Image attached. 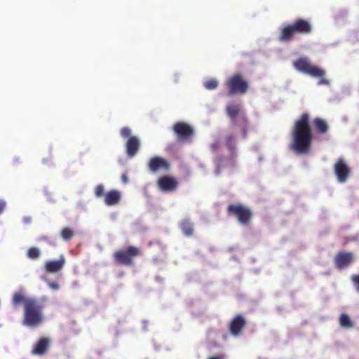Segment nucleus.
Masks as SVG:
<instances>
[{
  "instance_id": "obj_22",
  "label": "nucleus",
  "mask_w": 359,
  "mask_h": 359,
  "mask_svg": "<svg viewBox=\"0 0 359 359\" xmlns=\"http://www.w3.org/2000/svg\"><path fill=\"white\" fill-rule=\"evenodd\" d=\"M339 324L343 327H352L353 326V322L346 313H343L340 316Z\"/></svg>"
},
{
  "instance_id": "obj_31",
  "label": "nucleus",
  "mask_w": 359,
  "mask_h": 359,
  "mask_svg": "<svg viewBox=\"0 0 359 359\" xmlns=\"http://www.w3.org/2000/svg\"><path fill=\"white\" fill-rule=\"evenodd\" d=\"M321 79L318 81V85H330V81L326 79H323V77H320Z\"/></svg>"
},
{
  "instance_id": "obj_33",
  "label": "nucleus",
  "mask_w": 359,
  "mask_h": 359,
  "mask_svg": "<svg viewBox=\"0 0 359 359\" xmlns=\"http://www.w3.org/2000/svg\"><path fill=\"white\" fill-rule=\"evenodd\" d=\"M121 181L124 183V184H127L128 182V176L126 175V174H123L121 175Z\"/></svg>"
},
{
  "instance_id": "obj_10",
  "label": "nucleus",
  "mask_w": 359,
  "mask_h": 359,
  "mask_svg": "<svg viewBox=\"0 0 359 359\" xmlns=\"http://www.w3.org/2000/svg\"><path fill=\"white\" fill-rule=\"evenodd\" d=\"M156 185L158 189L163 192H173L177 190L179 182L172 176L164 175L158 178Z\"/></svg>"
},
{
  "instance_id": "obj_19",
  "label": "nucleus",
  "mask_w": 359,
  "mask_h": 359,
  "mask_svg": "<svg viewBox=\"0 0 359 359\" xmlns=\"http://www.w3.org/2000/svg\"><path fill=\"white\" fill-rule=\"evenodd\" d=\"M236 138L234 134L229 133L224 137V144L229 151L232 158L236 157Z\"/></svg>"
},
{
  "instance_id": "obj_12",
  "label": "nucleus",
  "mask_w": 359,
  "mask_h": 359,
  "mask_svg": "<svg viewBox=\"0 0 359 359\" xmlns=\"http://www.w3.org/2000/svg\"><path fill=\"white\" fill-rule=\"evenodd\" d=\"M334 171L339 182H345L350 174V169L342 158H339L334 165Z\"/></svg>"
},
{
  "instance_id": "obj_7",
  "label": "nucleus",
  "mask_w": 359,
  "mask_h": 359,
  "mask_svg": "<svg viewBox=\"0 0 359 359\" xmlns=\"http://www.w3.org/2000/svg\"><path fill=\"white\" fill-rule=\"evenodd\" d=\"M294 67L304 74L313 77H323L325 74L324 69L316 65H313L308 57H301L293 62Z\"/></svg>"
},
{
  "instance_id": "obj_30",
  "label": "nucleus",
  "mask_w": 359,
  "mask_h": 359,
  "mask_svg": "<svg viewBox=\"0 0 359 359\" xmlns=\"http://www.w3.org/2000/svg\"><path fill=\"white\" fill-rule=\"evenodd\" d=\"M210 148L212 151L217 152L219 148V143L218 142H213L210 145Z\"/></svg>"
},
{
  "instance_id": "obj_27",
  "label": "nucleus",
  "mask_w": 359,
  "mask_h": 359,
  "mask_svg": "<svg viewBox=\"0 0 359 359\" xmlns=\"http://www.w3.org/2000/svg\"><path fill=\"white\" fill-rule=\"evenodd\" d=\"M95 195L97 198L104 197V187L102 184H99L95 189Z\"/></svg>"
},
{
  "instance_id": "obj_4",
  "label": "nucleus",
  "mask_w": 359,
  "mask_h": 359,
  "mask_svg": "<svg viewBox=\"0 0 359 359\" xmlns=\"http://www.w3.org/2000/svg\"><path fill=\"white\" fill-rule=\"evenodd\" d=\"M226 111L231 119L232 127L240 128L243 138L245 139L249 128V121L245 113L242 110L241 105L235 102L229 103L226 107Z\"/></svg>"
},
{
  "instance_id": "obj_8",
  "label": "nucleus",
  "mask_w": 359,
  "mask_h": 359,
  "mask_svg": "<svg viewBox=\"0 0 359 359\" xmlns=\"http://www.w3.org/2000/svg\"><path fill=\"white\" fill-rule=\"evenodd\" d=\"M228 214L236 217L238 222L243 225L250 223L252 212L250 208L241 204H231L227 207Z\"/></svg>"
},
{
  "instance_id": "obj_17",
  "label": "nucleus",
  "mask_w": 359,
  "mask_h": 359,
  "mask_svg": "<svg viewBox=\"0 0 359 359\" xmlns=\"http://www.w3.org/2000/svg\"><path fill=\"white\" fill-rule=\"evenodd\" d=\"M50 340L48 337H41L34 346L32 353L38 355H43L48 349Z\"/></svg>"
},
{
  "instance_id": "obj_25",
  "label": "nucleus",
  "mask_w": 359,
  "mask_h": 359,
  "mask_svg": "<svg viewBox=\"0 0 359 359\" xmlns=\"http://www.w3.org/2000/svg\"><path fill=\"white\" fill-rule=\"evenodd\" d=\"M224 160H225V157L224 156H218L216 158V160H215L216 168H215V175H218L220 174L222 168V163Z\"/></svg>"
},
{
  "instance_id": "obj_14",
  "label": "nucleus",
  "mask_w": 359,
  "mask_h": 359,
  "mask_svg": "<svg viewBox=\"0 0 359 359\" xmlns=\"http://www.w3.org/2000/svg\"><path fill=\"white\" fill-rule=\"evenodd\" d=\"M353 260L352 252H339L334 257V264L337 269H341L347 267Z\"/></svg>"
},
{
  "instance_id": "obj_24",
  "label": "nucleus",
  "mask_w": 359,
  "mask_h": 359,
  "mask_svg": "<svg viewBox=\"0 0 359 359\" xmlns=\"http://www.w3.org/2000/svg\"><path fill=\"white\" fill-rule=\"evenodd\" d=\"M40 255L41 252L38 248L32 247L27 250V257L31 259H36Z\"/></svg>"
},
{
  "instance_id": "obj_13",
  "label": "nucleus",
  "mask_w": 359,
  "mask_h": 359,
  "mask_svg": "<svg viewBox=\"0 0 359 359\" xmlns=\"http://www.w3.org/2000/svg\"><path fill=\"white\" fill-rule=\"evenodd\" d=\"M245 325L246 320L245 318L242 315H237L230 322L229 330L233 336H238Z\"/></svg>"
},
{
  "instance_id": "obj_16",
  "label": "nucleus",
  "mask_w": 359,
  "mask_h": 359,
  "mask_svg": "<svg viewBox=\"0 0 359 359\" xmlns=\"http://www.w3.org/2000/svg\"><path fill=\"white\" fill-rule=\"evenodd\" d=\"M65 258L64 255H60L57 260L48 261L45 264V270L48 273H57L61 271L65 266Z\"/></svg>"
},
{
  "instance_id": "obj_21",
  "label": "nucleus",
  "mask_w": 359,
  "mask_h": 359,
  "mask_svg": "<svg viewBox=\"0 0 359 359\" xmlns=\"http://www.w3.org/2000/svg\"><path fill=\"white\" fill-rule=\"evenodd\" d=\"M313 125L319 134H325L328 131V125L327 122L321 118H316L313 121Z\"/></svg>"
},
{
  "instance_id": "obj_11",
  "label": "nucleus",
  "mask_w": 359,
  "mask_h": 359,
  "mask_svg": "<svg viewBox=\"0 0 359 359\" xmlns=\"http://www.w3.org/2000/svg\"><path fill=\"white\" fill-rule=\"evenodd\" d=\"M148 168L151 172H168L170 169V164L168 160L163 157L154 156L149 160Z\"/></svg>"
},
{
  "instance_id": "obj_32",
  "label": "nucleus",
  "mask_w": 359,
  "mask_h": 359,
  "mask_svg": "<svg viewBox=\"0 0 359 359\" xmlns=\"http://www.w3.org/2000/svg\"><path fill=\"white\" fill-rule=\"evenodd\" d=\"M6 208V202L0 200V215L4 212Z\"/></svg>"
},
{
  "instance_id": "obj_1",
  "label": "nucleus",
  "mask_w": 359,
  "mask_h": 359,
  "mask_svg": "<svg viewBox=\"0 0 359 359\" xmlns=\"http://www.w3.org/2000/svg\"><path fill=\"white\" fill-rule=\"evenodd\" d=\"M12 303L15 306L23 304L24 326L36 328L44 321L43 304L36 298L26 297L22 292H17L13 294Z\"/></svg>"
},
{
  "instance_id": "obj_23",
  "label": "nucleus",
  "mask_w": 359,
  "mask_h": 359,
  "mask_svg": "<svg viewBox=\"0 0 359 359\" xmlns=\"http://www.w3.org/2000/svg\"><path fill=\"white\" fill-rule=\"evenodd\" d=\"M74 235V231L69 227H65L61 231V236L65 241H70Z\"/></svg>"
},
{
  "instance_id": "obj_26",
  "label": "nucleus",
  "mask_w": 359,
  "mask_h": 359,
  "mask_svg": "<svg viewBox=\"0 0 359 359\" xmlns=\"http://www.w3.org/2000/svg\"><path fill=\"white\" fill-rule=\"evenodd\" d=\"M204 86L208 90H214L218 86V81L216 79H209L204 83Z\"/></svg>"
},
{
  "instance_id": "obj_9",
  "label": "nucleus",
  "mask_w": 359,
  "mask_h": 359,
  "mask_svg": "<svg viewBox=\"0 0 359 359\" xmlns=\"http://www.w3.org/2000/svg\"><path fill=\"white\" fill-rule=\"evenodd\" d=\"M172 130L179 142H189L194 133L193 127L183 121L175 123L172 126Z\"/></svg>"
},
{
  "instance_id": "obj_20",
  "label": "nucleus",
  "mask_w": 359,
  "mask_h": 359,
  "mask_svg": "<svg viewBox=\"0 0 359 359\" xmlns=\"http://www.w3.org/2000/svg\"><path fill=\"white\" fill-rule=\"evenodd\" d=\"M180 228L184 236L190 237L194 235V224L189 219H182L180 223Z\"/></svg>"
},
{
  "instance_id": "obj_28",
  "label": "nucleus",
  "mask_w": 359,
  "mask_h": 359,
  "mask_svg": "<svg viewBox=\"0 0 359 359\" xmlns=\"http://www.w3.org/2000/svg\"><path fill=\"white\" fill-rule=\"evenodd\" d=\"M120 133H121V135L123 137V138H129L130 137H132L131 136V130L128 127H123L121 129V131H120Z\"/></svg>"
},
{
  "instance_id": "obj_2",
  "label": "nucleus",
  "mask_w": 359,
  "mask_h": 359,
  "mask_svg": "<svg viewBox=\"0 0 359 359\" xmlns=\"http://www.w3.org/2000/svg\"><path fill=\"white\" fill-rule=\"evenodd\" d=\"M292 141L290 149L299 154L309 153L311 148L313 133L310 125V115L307 112L303 113L295 121L292 133Z\"/></svg>"
},
{
  "instance_id": "obj_5",
  "label": "nucleus",
  "mask_w": 359,
  "mask_h": 359,
  "mask_svg": "<svg viewBox=\"0 0 359 359\" xmlns=\"http://www.w3.org/2000/svg\"><path fill=\"white\" fill-rule=\"evenodd\" d=\"M141 255L139 248L129 245L127 248L116 250L113 254L114 262L121 266H132L134 265L135 257Z\"/></svg>"
},
{
  "instance_id": "obj_15",
  "label": "nucleus",
  "mask_w": 359,
  "mask_h": 359,
  "mask_svg": "<svg viewBox=\"0 0 359 359\" xmlns=\"http://www.w3.org/2000/svg\"><path fill=\"white\" fill-rule=\"evenodd\" d=\"M140 148V141L137 136L130 137L126 143V154L128 157L135 156Z\"/></svg>"
},
{
  "instance_id": "obj_3",
  "label": "nucleus",
  "mask_w": 359,
  "mask_h": 359,
  "mask_svg": "<svg viewBox=\"0 0 359 359\" xmlns=\"http://www.w3.org/2000/svg\"><path fill=\"white\" fill-rule=\"evenodd\" d=\"M313 26L309 20L297 18L292 23L283 26L280 31L278 41L288 42L294 39L296 34L307 35L312 32Z\"/></svg>"
},
{
  "instance_id": "obj_34",
  "label": "nucleus",
  "mask_w": 359,
  "mask_h": 359,
  "mask_svg": "<svg viewBox=\"0 0 359 359\" xmlns=\"http://www.w3.org/2000/svg\"><path fill=\"white\" fill-rule=\"evenodd\" d=\"M208 359H224L223 355H218L210 357Z\"/></svg>"
},
{
  "instance_id": "obj_29",
  "label": "nucleus",
  "mask_w": 359,
  "mask_h": 359,
  "mask_svg": "<svg viewBox=\"0 0 359 359\" xmlns=\"http://www.w3.org/2000/svg\"><path fill=\"white\" fill-rule=\"evenodd\" d=\"M353 283L357 290L359 292V275H354L352 276Z\"/></svg>"
},
{
  "instance_id": "obj_36",
  "label": "nucleus",
  "mask_w": 359,
  "mask_h": 359,
  "mask_svg": "<svg viewBox=\"0 0 359 359\" xmlns=\"http://www.w3.org/2000/svg\"><path fill=\"white\" fill-rule=\"evenodd\" d=\"M29 221V219H26V222H28Z\"/></svg>"
},
{
  "instance_id": "obj_6",
  "label": "nucleus",
  "mask_w": 359,
  "mask_h": 359,
  "mask_svg": "<svg viewBox=\"0 0 359 359\" xmlns=\"http://www.w3.org/2000/svg\"><path fill=\"white\" fill-rule=\"evenodd\" d=\"M229 95H243L249 88L248 82L241 74L237 73L230 76L224 83Z\"/></svg>"
},
{
  "instance_id": "obj_35",
  "label": "nucleus",
  "mask_w": 359,
  "mask_h": 359,
  "mask_svg": "<svg viewBox=\"0 0 359 359\" xmlns=\"http://www.w3.org/2000/svg\"><path fill=\"white\" fill-rule=\"evenodd\" d=\"M51 287H53V288H55V289H57V288L58 287H57V285L56 283H53V284L51 285Z\"/></svg>"
},
{
  "instance_id": "obj_18",
  "label": "nucleus",
  "mask_w": 359,
  "mask_h": 359,
  "mask_svg": "<svg viewBox=\"0 0 359 359\" xmlns=\"http://www.w3.org/2000/svg\"><path fill=\"white\" fill-rule=\"evenodd\" d=\"M121 194L116 189H111L104 195V201L108 206L116 205L121 201Z\"/></svg>"
}]
</instances>
